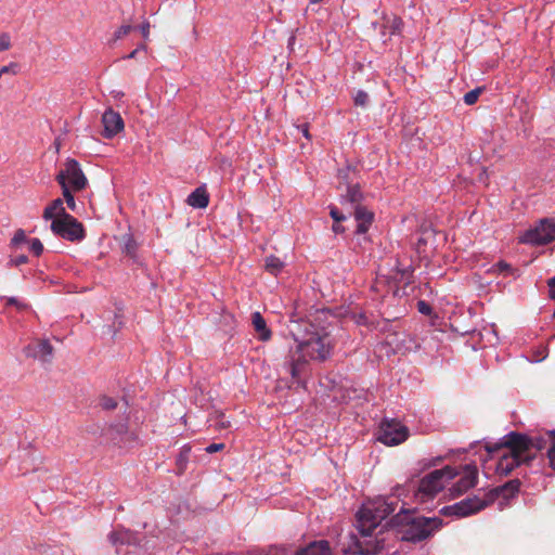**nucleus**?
I'll return each mask as SVG.
<instances>
[{"label":"nucleus","mask_w":555,"mask_h":555,"mask_svg":"<svg viewBox=\"0 0 555 555\" xmlns=\"http://www.w3.org/2000/svg\"><path fill=\"white\" fill-rule=\"evenodd\" d=\"M289 333L296 350L289 358V373L298 379L309 361L324 362L334 349V339L324 327L314 325L308 320L292 321Z\"/></svg>","instance_id":"f257e3e1"},{"label":"nucleus","mask_w":555,"mask_h":555,"mask_svg":"<svg viewBox=\"0 0 555 555\" xmlns=\"http://www.w3.org/2000/svg\"><path fill=\"white\" fill-rule=\"evenodd\" d=\"M530 436L517 431H511L505 435L500 442L486 446L489 453L500 450L505 452L500 456L496 472L500 475H508L515 467L526 464L528 465L535 459L534 453H530Z\"/></svg>","instance_id":"f03ea898"},{"label":"nucleus","mask_w":555,"mask_h":555,"mask_svg":"<svg viewBox=\"0 0 555 555\" xmlns=\"http://www.w3.org/2000/svg\"><path fill=\"white\" fill-rule=\"evenodd\" d=\"M389 525L398 528L401 540L420 542L439 530L442 527V520L439 517L416 516L415 511L402 506L390 519Z\"/></svg>","instance_id":"7ed1b4c3"},{"label":"nucleus","mask_w":555,"mask_h":555,"mask_svg":"<svg viewBox=\"0 0 555 555\" xmlns=\"http://www.w3.org/2000/svg\"><path fill=\"white\" fill-rule=\"evenodd\" d=\"M399 504L395 495L378 498L364 504L357 513V528L363 538L371 537L377 526L392 514Z\"/></svg>","instance_id":"20e7f679"},{"label":"nucleus","mask_w":555,"mask_h":555,"mask_svg":"<svg viewBox=\"0 0 555 555\" xmlns=\"http://www.w3.org/2000/svg\"><path fill=\"white\" fill-rule=\"evenodd\" d=\"M456 475L457 472L449 465L430 472L420 480L415 498L422 503L433 500Z\"/></svg>","instance_id":"39448f33"},{"label":"nucleus","mask_w":555,"mask_h":555,"mask_svg":"<svg viewBox=\"0 0 555 555\" xmlns=\"http://www.w3.org/2000/svg\"><path fill=\"white\" fill-rule=\"evenodd\" d=\"M553 241H555V220L550 218L541 219L520 236L521 243L538 246L546 245Z\"/></svg>","instance_id":"423d86ee"},{"label":"nucleus","mask_w":555,"mask_h":555,"mask_svg":"<svg viewBox=\"0 0 555 555\" xmlns=\"http://www.w3.org/2000/svg\"><path fill=\"white\" fill-rule=\"evenodd\" d=\"M55 180L61 186L68 185L74 192L83 190L88 183L79 163L73 158L65 162L64 169L60 170Z\"/></svg>","instance_id":"0eeeda50"},{"label":"nucleus","mask_w":555,"mask_h":555,"mask_svg":"<svg viewBox=\"0 0 555 555\" xmlns=\"http://www.w3.org/2000/svg\"><path fill=\"white\" fill-rule=\"evenodd\" d=\"M488 505L490 504L486 495L483 498L475 495L473 498H466L452 505L442 507L440 509V514L443 516H455L462 518L477 514Z\"/></svg>","instance_id":"6e6552de"},{"label":"nucleus","mask_w":555,"mask_h":555,"mask_svg":"<svg viewBox=\"0 0 555 555\" xmlns=\"http://www.w3.org/2000/svg\"><path fill=\"white\" fill-rule=\"evenodd\" d=\"M51 231L67 241H81L85 237V230L80 223L72 215H64V218H55L51 222Z\"/></svg>","instance_id":"1a4fd4ad"},{"label":"nucleus","mask_w":555,"mask_h":555,"mask_svg":"<svg viewBox=\"0 0 555 555\" xmlns=\"http://www.w3.org/2000/svg\"><path fill=\"white\" fill-rule=\"evenodd\" d=\"M409 437L408 428L395 420L385 421L379 428L378 441L386 446H397Z\"/></svg>","instance_id":"9d476101"},{"label":"nucleus","mask_w":555,"mask_h":555,"mask_svg":"<svg viewBox=\"0 0 555 555\" xmlns=\"http://www.w3.org/2000/svg\"><path fill=\"white\" fill-rule=\"evenodd\" d=\"M349 539V545L344 548L345 554L377 555L384 548V541L378 538L361 541L356 534L351 533Z\"/></svg>","instance_id":"9b49d317"},{"label":"nucleus","mask_w":555,"mask_h":555,"mask_svg":"<svg viewBox=\"0 0 555 555\" xmlns=\"http://www.w3.org/2000/svg\"><path fill=\"white\" fill-rule=\"evenodd\" d=\"M478 479V469L475 465H465L463 474L455 485L450 489L453 496L461 495L475 487Z\"/></svg>","instance_id":"f8f14e48"},{"label":"nucleus","mask_w":555,"mask_h":555,"mask_svg":"<svg viewBox=\"0 0 555 555\" xmlns=\"http://www.w3.org/2000/svg\"><path fill=\"white\" fill-rule=\"evenodd\" d=\"M102 124L104 127L102 134L106 139L115 137L125 127L120 114L113 111L112 108H108L104 112L102 116Z\"/></svg>","instance_id":"ddd939ff"},{"label":"nucleus","mask_w":555,"mask_h":555,"mask_svg":"<svg viewBox=\"0 0 555 555\" xmlns=\"http://www.w3.org/2000/svg\"><path fill=\"white\" fill-rule=\"evenodd\" d=\"M26 357L38 359L41 362H51L53 357V347L49 340H37L29 344L24 349Z\"/></svg>","instance_id":"4468645a"},{"label":"nucleus","mask_w":555,"mask_h":555,"mask_svg":"<svg viewBox=\"0 0 555 555\" xmlns=\"http://www.w3.org/2000/svg\"><path fill=\"white\" fill-rule=\"evenodd\" d=\"M520 487V481L518 479H513L504 483L503 486L491 489L486 493L489 504H492L499 496H503L504 499H508L514 496Z\"/></svg>","instance_id":"2eb2a0df"},{"label":"nucleus","mask_w":555,"mask_h":555,"mask_svg":"<svg viewBox=\"0 0 555 555\" xmlns=\"http://www.w3.org/2000/svg\"><path fill=\"white\" fill-rule=\"evenodd\" d=\"M353 216L358 222L357 233H366L374 220V214L366 209V207H364L363 205H358L356 206V208H353Z\"/></svg>","instance_id":"dca6fc26"},{"label":"nucleus","mask_w":555,"mask_h":555,"mask_svg":"<svg viewBox=\"0 0 555 555\" xmlns=\"http://www.w3.org/2000/svg\"><path fill=\"white\" fill-rule=\"evenodd\" d=\"M294 555H332V553L330 543L326 540H319L299 548Z\"/></svg>","instance_id":"f3484780"},{"label":"nucleus","mask_w":555,"mask_h":555,"mask_svg":"<svg viewBox=\"0 0 555 555\" xmlns=\"http://www.w3.org/2000/svg\"><path fill=\"white\" fill-rule=\"evenodd\" d=\"M186 203L194 208H206L209 204V195L205 188H196L186 199Z\"/></svg>","instance_id":"a211bd4d"},{"label":"nucleus","mask_w":555,"mask_h":555,"mask_svg":"<svg viewBox=\"0 0 555 555\" xmlns=\"http://www.w3.org/2000/svg\"><path fill=\"white\" fill-rule=\"evenodd\" d=\"M251 323L260 340L267 341L271 338V331L268 328L266 320L260 312L256 311L251 314Z\"/></svg>","instance_id":"6ab92c4d"},{"label":"nucleus","mask_w":555,"mask_h":555,"mask_svg":"<svg viewBox=\"0 0 555 555\" xmlns=\"http://www.w3.org/2000/svg\"><path fill=\"white\" fill-rule=\"evenodd\" d=\"M64 215H68L64 208L63 199L56 198L51 202L50 205L43 210L44 220H54L55 218H64Z\"/></svg>","instance_id":"aec40b11"},{"label":"nucleus","mask_w":555,"mask_h":555,"mask_svg":"<svg viewBox=\"0 0 555 555\" xmlns=\"http://www.w3.org/2000/svg\"><path fill=\"white\" fill-rule=\"evenodd\" d=\"M363 199V194L360 191V188L358 184L348 186L347 194L343 197V203H349L351 204L352 208H356L358 205H362L361 202Z\"/></svg>","instance_id":"412c9836"},{"label":"nucleus","mask_w":555,"mask_h":555,"mask_svg":"<svg viewBox=\"0 0 555 555\" xmlns=\"http://www.w3.org/2000/svg\"><path fill=\"white\" fill-rule=\"evenodd\" d=\"M284 268V262L271 255V256H268L264 260V269L266 271H268L269 273L273 274V275H278L282 269Z\"/></svg>","instance_id":"4be33fe9"},{"label":"nucleus","mask_w":555,"mask_h":555,"mask_svg":"<svg viewBox=\"0 0 555 555\" xmlns=\"http://www.w3.org/2000/svg\"><path fill=\"white\" fill-rule=\"evenodd\" d=\"M546 436H547V438L542 437V436H534V437L530 436V440H531L530 453H534L537 455L538 451H541L544 448H546L547 442H551L550 436L547 434H546Z\"/></svg>","instance_id":"5701e85b"},{"label":"nucleus","mask_w":555,"mask_h":555,"mask_svg":"<svg viewBox=\"0 0 555 555\" xmlns=\"http://www.w3.org/2000/svg\"><path fill=\"white\" fill-rule=\"evenodd\" d=\"M402 25V20L393 15L391 17L386 18L385 28L389 29L390 35H395L401 31Z\"/></svg>","instance_id":"b1692460"},{"label":"nucleus","mask_w":555,"mask_h":555,"mask_svg":"<svg viewBox=\"0 0 555 555\" xmlns=\"http://www.w3.org/2000/svg\"><path fill=\"white\" fill-rule=\"evenodd\" d=\"M547 435L551 439V446L547 449L546 455L548 459L550 467L555 470V430L547 431Z\"/></svg>","instance_id":"393cba45"},{"label":"nucleus","mask_w":555,"mask_h":555,"mask_svg":"<svg viewBox=\"0 0 555 555\" xmlns=\"http://www.w3.org/2000/svg\"><path fill=\"white\" fill-rule=\"evenodd\" d=\"M61 188H62V193H63V196H64L65 202L67 204V207L70 210L75 211L76 210V202H75V198H74V195H73L74 191H72L69 189V186L65 185V184H63V186H61Z\"/></svg>","instance_id":"a878e982"},{"label":"nucleus","mask_w":555,"mask_h":555,"mask_svg":"<svg viewBox=\"0 0 555 555\" xmlns=\"http://www.w3.org/2000/svg\"><path fill=\"white\" fill-rule=\"evenodd\" d=\"M26 242V233L24 230L18 229L15 231L14 236L11 240V247L17 249L21 244Z\"/></svg>","instance_id":"bb28decb"},{"label":"nucleus","mask_w":555,"mask_h":555,"mask_svg":"<svg viewBox=\"0 0 555 555\" xmlns=\"http://www.w3.org/2000/svg\"><path fill=\"white\" fill-rule=\"evenodd\" d=\"M357 106L365 107L369 103V94L363 90H358L353 96Z\"/></svg>","instance_id":"cd10ccee"},{"label":"nucleus","mask_w":555,"mask_h":555,"mask_svg":"<svg viewBox=\"0 0 555 555\" xmlns=\"http://www.w3.org/2000/svg\"><path fill=\"white\" fill-rule=\"evenodd\" d=\"M481 93L480 88H476L474 90H470L469 92L465 93L464 95V103L466 105H473L478 101V98Z\"/></svg>","instance_id":"c85d7f7f"},{"label":"nucleus","mask_w":555,"mask_h":555,"mask_svg":"<svg viewBox=\"0 0 555 555\" xmlns=\"http://www.w3.org/2000/svg\"><path fill=\"white\" fill-rule=\"evenodd\" d=\"M133 29V27L130 25V24H126V25H121L115 33H114V36H113V41H117V40H120L122 39L124 37H126L131 30Z\"/></svg>","instance_id":"c756f323"},{"label":"nucleus","mask_w":555,"mask_h":555,"mask_svg":"<svg viewBox=\"0 0 555 555\" xmlns=\"http://www.w3.org/2000/svg\"><path fill=\"white\" fill-rule=\"evenodd\" d=\"M100 406L103 410H114L117 406V401L112 397L102 396L100 398Z\"/></svg>","instance_id":"7c9ffc66"},{"label":"nucleus","mask_w":555,"mask_h":555,"mask_svg":"<svg viewBox=\"0 0 555 555\" xmlns=\"http://www.w3.org/2000/svg\"><path fill=\"white\" fill-rule=\"evenodd\" d=\"M29 250L35 255V256H40L43 251V245L41 243V241L39 238H33L29 243Z\"/></svg>","instance_id":"2f4dec72"},{"label":"nucleus","mask_w":555,"mask_h":555,"mask_svg":"<svg viewBox=\"0 0 555 555\" xmlns=\"http://www.w3.org/2000/svg\"><path fill=\"white\" fill-rule=\"evenodd\" d=\"M190 450H191L190 448H183V450L179 454V457L177 459V464L179 466V473H182L184 469V466L188 462V455H189Z\"/></svg>","instance_id":"473e14b6"},{"label":"nucleus","mask_w":555,"mask_h":555,"mask_svg":"<svg viewBox=\"0 0 555 555\" xmlns=\"http://www.w3.org/2000/svg\"><path fill=\"white\" fill-rule=\"evenodd\" d=\"M18 72V64L17 63H10L9 65H5L3 67H1L0 69V78L5 75V74H12V75H16Z\"/></svg>","instance_id":"72a5a7b5"},{"label":"nucleus","mask_w":555,"mask_h":555,"mask_svg":"<svg viewBox=\"0 0 555 555\" xmlns=\"http://www.w3.org/2000/svg\"><path fill=\"white\" fill-rule=\"evenodd\" d=\"M398 273H400V275H401V278H400L401 282H403L404 284L411 283V279L413 276V270L411 268L399 269Z\"/></svg>","instance_id":"f704fd0d"},{"label":"nucleus","mask_w":555,"mask_h":555,"mask_svg":"<svg viewBox=\"0 0 555 555\" xmlns=\"http://www.w3.org/2000/svg\"><path fill=\"white\" fill-rule=\"evenodd\" d=\"M330 215L335 222H341L346 220V216L343 212H340L336 206L330 207Z\"/></svg>","instance_id":"c9c22d12"},{"label":"nucleus","mask_w":555,"mask_h":555,"mask_svg":"<svg viewBox=\"0 0 555 555\" xmlns=\"http://www.w3.org/2000/svg\"><path fill=\"white\" fill-rule=\"evenodd\" d=\"M417 310L420 313H422L424 315H430L433 313L431 306L428 302H426L425 300H420L417 302Z\"/></svg>","instance_id":"e433bc0d"},{"label":"nucleus","mask_w":555,"mask_h":555,"mask_svg":"<svg viewBox=\"0 0 555 555\" xmlns=\"http://www.w3.org/2000/svg\"><path fill=\"white\" fill-rule=\"evenodd\" d=\"M11 48V38L8 34L0 35V52L7 51Z\"/></svg>","instance_id":"4c0bfd02"},{"label":"nucleus","mask_w":555,"mask_h":555,"mask_svg":"<svg viewBox=\"0 0 555 555\" xmlns=\"http://www.w3.org/2000/svg\"><path fill=\"white\" fill-rule=\"evenodd\" d=\"M135 249H137L135 242L131 237H128L127 242L125 243L124 250L126 251L127 255L133 256L135 253Z\"/></svg>","instance_id":"58836bf2"},{"label":"nucleus","mask_w":555,"mask_h":555,"mask_svg":"<svg viewBox=\"0 0 555 555\" xmlns=\"http://www.w3.org/2000/svg\"><path fill=\"white\" fill-rule=\"evenodd\" d=\"M27 261H28L27 256H25V255H21V256H18V257L12 258V259L9 261V264H10V266H14V267H18V266H21V264L27 263Z\"/></svg>","instance_id":"ea45409f"},{"label":"nucleus","mask_w":555,"mask_h":555,"mask_svg":"<svg viewBox=\"0 0 555 555\" xmlns=\"http://www.w3.org/2000/svg\"><path fill=\"white\" fill-rule=\"evenodd\" d=\"M225 448L224 443H211L205 450L207 453H215L222 451Z\"/></svg>","instance_id":"a19ab883"},{"label":"nucleus","mask_w":555,"mask_h":555,"mask_svg":"<svg viewBox=\"0 0 555 555\" xmlns=\"http://www.w3.org/2000/svg\"><path fill=\"white\" fill-rule=\"evenodd\" d=\"M150 28H151V25L147 21L143 22L140 26V31L142 34V37L147 40L149 39V36H150Z\"/></svg>","instance_id":"79ce46f5"},{"label":"nucleus","mask_w":555,"mask_h":555,"mask_svg":"<svg viewBox=\"0 0 555 555\" xmlns=\"http://www.w3.org/2000/svg\"><path fill=\"white\" fill-rule=\"evenodd\" d=\"M297 129H298V131H300L302 133V135L307 140H311V135H310V132H309V125L308 124L299 125V126H297Z\"/></svg>","instance_id":"37998d69"},{"label":"nucleus","mask_w":555,"mask_h":555,"mask_svg":"<svg viewBox=\"0 0 555 555\" xmlns=\"http://www.w3.org/2000/svg\"><path fill=\"white\" fill-rule=\"evenodd\" d=\"M494 269L499 272H509L512 270L511 266L504 261H500L494 266Z\"/></svg>","instance_id":"c03bdc74"},{"label":"nucleus","mask_w":555,"mask_h":555,"mask_svg":"<svg viewBox=\"0 0 555 555\" xmlns=\"http://www.w3.org/2000/svg\"><path fill=\"white\" fill-rule=\"evenodd\" d=\"M550 287V298L555 300V275L547 281Z\"/></svg>","instance_id":"a18cd8bd"},{"label":"nucleus","mask_w":555,"mask_h":555,"mask_svg":"<svg viewBox=\"0 0 555 555\" xmlns=\"http://www.w3.org/2000/svg\"><path fill=\"white\" fill-rule=\"evenodd\" d=\"M7 305H14L18 309H24L26 307L25 304H21L15 297H10L7 299Z\"/></svg>","instance_id":"49530a36"},{"label":"nucleus","mask_w":555,"mask_h":555,"mask_svg":"<svg viewBox=\"0 0 555 555\" xmlns=\"http://www.w3.org/2000/svg\"><path fill=\"white\" fill-rule=\"evenodd\" d=\"M358 323L363 324V325H367V326H372V325H374V323H373V322H370V321H369V319H367V317H366V315H364V314H360V315H359Z\"/></svg>","instance_id":"de8ad7c7"},{"label":"nucleus","mask_w":555,"mask_h":555,"mask_svg":"<svg viewBox=\"0 0 555 555\" xmlns=\"http://www.w3.org/2000/svg\"><path fill=\"white\" fill-rule=\"evenodd\" d=\"M146 46L145 44H141L139 46V48H137L135 50H133L130 54L127 55V59H134L137 53L139 52V50H145Z\"/></svg>","instance_id":"09e8293b"},{"label":"nucleus","mask_w":555,"mask_h":555,"mask_svg":"<svg viewBox=\"0 0 555 555\" xmlns=\"http://www.w3.org/2000/svg\"><path fill=\"white\" fill-rule=\"evenodd\" d=\"M332 229H333V231H334L335 233H344V232H345V228H344V227H341V225L339 224V222H335V221H334V224H333V228H332Z\"/></svg>","instance_id":"8fccbe9b"},{"label":"nucleus","mask_w":555,"mask_h":555,"mask_svg":"<svg viewBox=\"0 0 555 555\" xmlns=\"http://www.w3.org/2000/svg\"><path fill=\"white\" fill-rule=\"evenodd\" d=\"M109 540L113 544H116L119 541V534L117 532H112L109 534Z\"/></svg>","instance_id":"3c124183"},{"label":"nucleus","mask_w":555,"mask_h":555,"mask_svg":"<svg viewBox=\"0 0 555 555\" xmlns=\"http://www.w3.org/2000/svg\"><path fill=\"white\" fill-rule=\"evenodd\" d=\"M229 426H230V422H224V421H222V422L220 423V427H222V428H227V427H229Z\"/></svg>","instance_id":"603ef678"},{"label":"nucleus","mask_w":555,"mask_h":555,"mask_svg":"<svg viewBox=\"0 0 555 555\" xmlns=\"http://www.w3.org/2000/svg\"><path fill=\"white\" fill-rule=\"evenodd\" d=\"M339 177L345 179L347 177V172H345L344 170H340L339 171Z\"/></svg>","instance_id":"864d4df0"},{"label":"nucleus","mask_w":555,"mask_h":555,"mask_svg":"<svg viewBox=\"0 0 555 555\" xmlns=\"http://www.w3.org/2000/svg\"><path fill=\"white\" fill-rule=\"evenodd\" d=\"M321 0H310V2L312 3H317V2H320Z\"/></svg>","instance_id":"5fc2aeb1"},{"label":"nucleus","mask_w":555,"mask_h":555,"mask_svg":"<svg viewBox=\"0 0 555 555\" xmlns=\"http://www.w3.org/2000/svg\"><path fill=\"white\" fill-rule=\"evenodd\" d=\"M554 319H555V310H554V314H553Z\"/></svg>","instance_id":"6e6d98bb"}]
</instances>
